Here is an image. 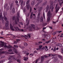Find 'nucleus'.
Returning a JSON list of instances; mask_svg holds the SVG:
<instances>
[{"label":"nucleus","instance_id":"1","mask_svg":"<svg viewBox=\"0 0 63 63\" xmlns=\"http://www.w3.org/2000/svg\"><path fill=\"white\" fill-rule=\"evenodd\" d=\"M52 14L51 13L50 11L49 10L47 13V16H48L47 20V22H49V20H50V18L52 17Z\"/></svg>","mask_w":63,"mask_h":63},{"label":"nucleus","instance_id":"2","mask_svg":"<svg viewBox=\"0 0 63 63\" xmlns=\"http://www.w3.org/2000/svg\"><path fill=\"white\" fill-rule=\"evenodd\" d=\"M8 51L9 52H11V51L12 53H11V54H14V52H15L16 53H17L18 52L17 51V50L16 49H9L8 50Z\"/></svg>","mask_w":63,"mask_h":63},{"label":"nucleus","instance_id":"3","mask_svg":"<svg viewBox=\"0 0 63 63\" xmlns=\"http://www.w3.org/2000/svg\"><path fill=\"white\" fill-rule=\"evenodd\" d=\"M3 18L5 20V21H6L5 23V26L6 27H7L9 25V21H8L7 20V18L6 17V16H4Z\"/></svg>","mask_w":63,"mask_h":63},{"label":"nucleus","instance_id":"4","mask_svg":"<svg viewBox=\"0 0 63 63\" xmlns=\"http://www.w3.org/2000/svg\"><path fill=\"white\" fill-rule=\"evenodd\" d=\"M5 45L4 43H3L2 44H1V43H0V46H1V47H7L8 48H12L13 47L12 46H7L6 45L4 46Z\"/></svg>","mask_w":63,"mask_h":63},{"label":"nucleus","instance_id":"5","mask_svg":"<svg viewBox=\"0 0 63 63\" xmlns=\"http://www.w3.org/2000/svg\"><path fill=\"white\" fill-rule=\"evenodd\" d=\"M42 38L43 39H46V38L47 39H49L50 35L48 34H44L43 35Z\"/></svg>","mask_w":63,"mask_h":63},{"label":"nucleus","instance_id":"6","mask_svg":"<svg viewBox=\"0 0 63 63\" xmlns=\"http://www.w3.org/2000/svg\"><path fill=\"white\" fill-rule=\"evenodd\" d=\"M42 7H39L38 8V10L39 11V12L38 13V15L37 18H38V19H39H39H40V14H41L40 12L42 10Z\"/></svg>","mask_w":63,"mask_h":63},{"label":"nucleus","instance_id":"7","mask_svg":"<svg viewBox=\"0 0 63 63\" xmlns=\"http://www.w3.org/2000/svg\"><path fill=\"white\" fill-rule=\"evenodd\" d=\"M10 28L11 30H12V31H14L15 30V29L14 28H13V26L12 25V24H10Z\"/></svg>","mask_w":63,"mask_h":63},{"label":"nucleus","instance_id":"8","mask_svg":"<svg viewBox=\"0 0 63 63\" xmlns=\"http://www.w3.org/2000/svg\"><path fill=\"white\" fill-rule=\"evenodd\" d=\"M17 21L18 22H19V18L18 17H16V20H15V22L16 24H17Z\"/></svg>","mask_w":63,"mask_h":63},{"label":"nucleus","instance_id":"9","mask_svg":"<svg viewBox=\"0 0 63 63\" xmlns=\"http://www.w3.org/2000/svg\"><path fill=\"white\" fill-rule=\"evenodd\" d=\"M8 60H9V61L8 62V63H11L12 62V58L11 57H9L8 58Z\"/></svg>","mask_w":63,"mask_h":63},{"label":"nucleus","instance_id":"10","mask_svg":"<svg viewBox=\"0 0 63 63\" xmlns=\"http://www.w3.org/2000/svg\"><path fill=\"white\" fill-rule=\"evenodd\" d=\"M9 4H10V9L12 10V8H13V3L12 2L11 3H10Z\"/></svg>","mask_w":63,"mask_h":63},{"label":"nucleus","instance_id":"11","mask_svg":"<svg viewBox=\"0 0 63 63\" xmlns=\"http://www.w3.org/2000/svg\"><path fill=\"white\" fill-rule=\"evenodd\" d=\"M45 58H44V56H42L41 57V62L42 63H43L44 62V59Z\"/></svg>","mask_w":63,"mask_h":63},{"label":"nucleus","instance_id":"12","mask_svg":"<svg viewBox=\"0 0 63 63\" xmlns=\"http://www.w3.org/2000/svg\"><path fill=\"white\" fill-rule=\"evenodd\" d=\"M60 9V7L59 6L57 8L56 10L55 13H57V12H58V11L59 10V9Z\"/></svg>","mask_w":63,"mask_h":63},{"label":"nucleus","instance_id":"13","mask_svg":"<svg viewBox=\"0 0 63 63\" xmlns=\"http://www.w3.org/2000/svg\"><path fill=\"white\" fill-rule=\"evenodd\" d=\"M14 28L15 29V31H18L19 28L17 27H14Z\"/></svg>","mask_w":63,"mask_h":63},{"label":"nucleus","instance_id":"14","mask_svg":"<svg viewBox=\"0 0 63 63\" xmlns=\"http://www.w3.org/2000/svg\"><path fill=\"white\" fill-rule=\"evenodd\" d=\"M50 9H51L52 12H53V9H54V7H53V6L52 5H50Z\"/></svg>","mask_w":63,"mask_h":63},{"label":"nucleus","instance_id":"15","mask_svg":"<svg viewBox=\"0 0 63 63\" xmlns=\"http://www.w3.org/2000/svg\"><path fill=\"white\" fill-rule=\"evenodd\" d=\"M58 61V59L57 58H55L53 60V62L54 63L56 62H57Z\"/></svg>","mask_w":63,"mask_h":63},{"label":"nucleus","instance_id":"16","mask_svg":"<svg viewBox=\"0 0 63 63\" xmlns=\"http://www.w3.org/2000/svg\"><path fill=\"white\" fill-rule=\"evenodd\" d=\"M19 3L20 2H21V6H22V5H23V1L22 0H20L19 1Z\"/></svg>","mask_w":63,"mask_h":63},{"label":"nucleus","instance_id":"17","mask_svg":"<svg viewBox=\"0 0 63 63\" xmlns=\"http://www.w3.org/2000/svg\"><path fill=\"white\" fill-rule=\"evenodd\" d=\"M2 50H3V49L2 48L0 49V52L1 54H2V53H5V52H4V51H2ZM1 51H2V52H1Z\"/></svg>","mask_w":63,"mask_h":63},{"label":"nucleus","instance_id":"18","mask_svg":"<svg viewBox=\"0 0 63 63\" xmlns=\"http://www.w3.org/2000/svg\"><path fill=\"white\" fill-rule=\"evenodd\" d=\"M43 20H44V18H43V17H41V19H40V21L41 22H43Z\"/></svg>","mask_w":63,"mask_h":63},{"label":"nucleus","instance_id":"19","mask_svg":"<svg viewBox=\"0 0 63 63\" xmlns=\"http://www.w3.org/2000/svg\"><path fill=\"white\" fill-rule=\"evenodd\" d=\"M29 7H30V5L28 4L27 7V9L28 10H29Z\"/></svg>","mask_w":63,"mask_h":63},{"label":"nucleus","instance_id":"20","mask_svg":"<svg viewBox=\"0 0 63 63\" xmlns=\"http://www.w3.org/2000/svg\"><path fill=\"white\" fill-rule=\"evenodd\" d=\"M12 13L13 14L15 13V9L14 8H13L12 10Z\"/></svg>","mask_w":63,"mask_h":63},{"label":"nucleus","instance_id":"21","mask_svg":"<svg viewBox=\"0 0 63 63\" xmlns=\"http://www.w3.org/2000/svg\"><path fill=\"white\" fill-rule=\"evenodd\" d=\"M1 12V9H0V13ZM2 14L1 13H0V20L1 19V18H2Z\"/></svg>","mask_w":63,"mask_h":63},{"label":"nucleus","instance_id":"22","mask_svg":"<svg viewBox=\"0 0 63 63\" xmlns=\"http://www.w3.org/2000/svg\"><path fill=\"white\" fill-rule=\"evenodd\" d=\"M3 15L4 16H5L7 15V12L4 11L3 12Z\"/></svg>","mask_w":63,"mask_h":63},{"label":"nucleus","instance_id":"23","mask_svg":"<svg viewBox=\"0 0 63 63\" xmlns=\"http://www.w3.org/2000/svg\"><path fill=\"white\" fill-rule=\"evenodd\" d=\"M34 4H35V1L33 0V1H32V2L31 5H32V6H33V5H34Z\"/></svg>","mask_w":63,"mask_h":63},{"label":"nucleus","instance_id":"24","mask_svg":"<svg viewBox=\"0 0 63 63\" xmlns=\"http://www.w3.org/2000/svg\"><path fill=\"white\" fill-rule=\"evenodd\" d=\"M31 26L32 27H33V28H34L35 27V25L33 24H31Z\"/></svg>","mask_w":63,"mask_h":63},{"label":"nucleus","instance_id":"25","mask_svg":"<svg viewBox=\"0 0 63 63\" xmlns=\"http://www.w3.org/2000/svg\"><path fill=\"white\" fill-rule=\"evenodd\" d=\"M18 31H22V32H23V31H24L22 29H20L19 28L18 29Z\"/></svg>","mask_w":63,"mask_h":63},{"label":"nucleus","instance_id":"26","mask_svg":"<svg viewBox=\"0 0 63 63\" xmlns=\"http://www.w3.org/2000/svg\"><path fill=\"white\" fill-rule=\"evenodd\" d=\"M57 46L58 47H62V44H58L57 45Z\"/></svg>","mask_w":63,"mask_h":63},{"label":"nucleus","instance_id":"27","mask_svg":"<svg viewBox=\"0 0 63 63\" xmlns=\"http://www.w3.org/2000/svg\"><path fill=\"white\" fill-rule=\"evenodd\" d=\"M1 19L2 20V22L3 23H5V21H4V20H3V17H1Z\"/></svg>","mask_w":63,"mask_h":63},{"label":"nucleus","instance_id":"28","mask_svg":"<svg viewBox=\"0 0 63 63\" xmlns=\"http://www.w3.org/2000/svg\"><path fill=\"white\" fill-rule=\"evenodd\" d=\"M7 6H8V4H7V3H6L4 5V8L6 9V8H7Z\"/></svg>","mask_w":63,"mask_h":63},{"label":"nucleus","instance_id":"29","mask_svg":"<svg viewBox=\"0 0 63 63\" xmlns=\"http://www.w3.org/2000/svg\"><path fill=\"white\" fill-rule=\"evenodd\" d=\"M58 57H59V58H60L61 59H62V56L59 55H58Z\"/></svg>","mask_w":63,"mask_h":63},{"label":"nucleus","instance_id":"30","mask_svg":"<svg viewBox=\"0 0 63 63\" xmlns=\"http://www.w3.org/2000/svg\"><path fill=\"white\" fill-rule=\"evenodd\" d=\"M24 45L25 47H26V46H28V44L26 43H24Z\"/></svg>","mask_w":63,"mask_h":63},{"label":"nucleus","instance_id":"31","mask_svg":"<svg viewBox=\"0 0 63 63\" xmlns=\"http://www.w3.org/2000/svg\"><path fill=\"white\" fill-rule=\"evenodd\" d=\"M29 31H32L33 30V29L32 27H31L30 29H29Z\"/></svg>","mask_w":63,"mask_h":63},{"label":"nucleus","instance_id":"32","mask_svg":"<svg viewBox=\"0 0 63 63\" xmlns=\"http://www.w3.org/2000/svg\"><path fill=\"white\" fill-rule=\"evenodd\" d=\"M31 12H32V7H30V13Z\"/></svg>","mask_w":63,"mask_h":63},{"label":"nucleus","instance_id":"33","mask_svg":"<svg viewBox=\"0 0 63 63\" xmlns=\"http://www.w3.org/2000/svg\"><path fill=\"white\" fill-rule=\"evenodd\" d=\"M46 9H48V10L49 9V5H47L46 7Z\"/></svg>","mask_w":63,"mask_h":63},{"label":"nucleus","instance_id":"34","mask_svg":"<svg viewBox=\"0 0 63 63\" xmlns=\"http://www.w3.org/2000/svg\"><path fill=\"white\" fill-rule=\"evenodd\" d=\"M16 61L17 62H19V63H21V62L20 61V60L17 59L16 60Z\"/></svg>","mask_w":63,"mask_h":63},{"label":"nucleus","instance_id":"35","mask_svg":"<svg viewBox=\"0 0 63 63\" xmlns=\"http://www.w3.org/2000/svg\"><path fill=\"white\" fill-rule=\"evenodd\" d=\"M50 43L49 41H48L45 42V43L46 44H48V43Z\"/></svg>","mask_w":63,"mask_h":63},{"label":"nucleus","instance_id":"36","mask_svg":"<svg viewBox=\"0 0 63 63\" xmlns=\"http://www.w3.org/2000/svg\"><path fill=\"white\" fill-rule=\"evenodd\" d=\"M28 22L26 24L27 26H28V25H29V20H28Z\"/></svg>","mask_w":63,"mask_h":63},{"label":"nucleus","instance_id":"37","mask_svg":"<svg viewBox=\"0 0 63 63\" xmlns=\"http://www.w3.org/2000/svg\"><path fill=\"white\" fill-rule=\"evenodd\" d=\"M42 47H43V46L42 45L39 46V48L40 49H41V48H42Z\"/></svg>","mask_w":63,"mask_h":63},{"label":"nucleus","instance_id":"38","mask_svg":"<svg viewBox=\"0 0 63 63\" xmlns=\"http://www.w3.org/2000/svg\"><path fill=\"white\" fill-rule=\"evenodd\" d=\"M4 60H1L0 61V63H3V62H4Z\"/></svg>","mask_w":63,"mask_h":63},{"label":"nucleus","instance_id":"39","mask_svg":"<svg viewBox=\"0 0 63 63\" xmlns=\"http://www.w3.org/2000/svg\"><path fill=\"white\" fill-rule=\"evenodd\" d=\"M39 3H41V2H43V0H39Z\"/></svg>","mask_w":63,"mask_h":63},{"label":"nucleus","instance_id":"40","mask_svg":"<svg viewBox=\"0 0 63 63\" xmlns=\"http://www.w3.org/2000/svg\"><path fill=\"white\" fill-rule=\"evenodd\" d=\"M27 36H28L29 37V38H30L31 37V36H30V33H28L27 34Z\"/></svg>","mask_w":63,"mask_h":63},{"label":"nucleus","instance_id":"41","mask_svg":"<svg viewBox=\"0 0 63 63\" xmlns=\"http://www.w3.org/2000/svg\"><path fill=\"white\" fill-rule=\"evenodd\" d=\"M56 50V47H55L54 49H53V51H55Z\"/></svg>","mask_w":63,"mask_h":63},{"label":"nucleus","instance_id":"42","mask_svg":"<svg viewBox=\"0 0 63 63\" xmlns=\"http://www.w3.org/2000/svg\"><path fill=\"white\" fill-rule=\"evenodd\" d=\"M13 20H15L16 19V16H14L13 17Z\"/></svg>","mask_w":63,"mask_h":63},{"label":"nucleus","instance_id":"43","mask_svg":"<svg viewBox=\"0 0 63 63\" xmlns=\"http://www.w3.org/2000/svg\"><path fill=\"white\" fill-rule=\"evenodd\" d=\"M14 47L16 48H17L18 47V46H16L15 45H14Z\"/></svg>","mask_w":63,"mask_h":63},{"label":"nucleus","instance_id":"44","mask_svg":"<svg viewBox=\"0 0 63 63\" xmlns=\"http://www.w3.org/2000/svg\"><path fill=\"white\" fill-rule=\"evenodd\" d=\"M29 2V0H28L26 3V4H28Z\"/></svg>","mask_w":63,"mask_h":63},{"label":"nucleus","instance_id":"45","mask_svg":"<svg viewBox=\"0 0 63 63\" xmlns=\"http://www.w3.org/2000/svg\"><path fill=\"white\" fill-rule=\"evenodd\" d=\"M43 17H44V19H45V13H44H44H43Z\"/></svg>","mask_w":63,"mask_h":63},{"label":"nucleus","instance_id":"46","mask_svg":"<svg viewBox=\"0 0 63 63\" xmlns=\"http://www.w3.org/2000/svg\"><path fill=\"white\" fill-rule=\"evenodd\" d=\"M56 32H54L53 33V36H54V35H55V34H56Z\"/></svg>","mask_w":63,"mask_h":63},{"label":"nucleus","instance_id":"47","mask_svg":"<svg viewBox=\"0 0 63 63\" xmlns=\"http://www.w3.org/2000/svg\"><path fill=\"white\" fill-rule=\"evenodd\" d=\"M17 16L18 17H19V13L18 12L17 13Z\"/></svg>","mask_w":63,"mask_h":63},{"label":"nucleus","instance_id":"48","mask_svg":"<svg viewBox=\"0 0 63 63\" xmlns=\"http://www.w3.org/2000/svg\"><path fill=\"white\" fill-rule=\"evenodd\" d=\"M58 2L59 3H61V0H58Z\"/></svg>","mask_w":63,"mask_h":63},{"label":"nucleus","instance_id":"49","mask_svg":"<svg viewBox=\"0 0 63 63\" xmlns=\"http://www.w3.org/2000/svg\"><path fill=\"white\" fill-rule=\"evenodd\" d=\"M16 41H17V42H19V41H20V40L19 39H16Z\"/></svg>","mask_w":63,"mask_h":63},{"label":"nucleus","instance_id":"50","mask_svg":"<svg viewBox=\"0 0 63 63\" xmlns=\"http://www.w3.org/2000/svg\"><path fill=\"white\" fill-rule=\"evenodd\" d=\"M30 27H31L30 26H29L27 27V28L28 29H30Z\"/></svg>","mask_w":63,"mask_h":63},{"label":"nucleus","instance_id":"51","mask_svg":"<svg viewBox=\"0 0 63 63\" xmlns=\"http://www.w3.org/2000/svg\"><path fill=\"white\" fill-rule=\"evenodd\" d=\"M13 59L14 60H16V58H14Z\"/></svg>","mask_w":63,"mask_h":63},{"label":"nucleus","instance_id":"52","mask_svg":"<svg viewBox=\"0 0 63 63\" xmlns=\"http://www.w3.org/2000/svg\"><path fill=\"white\" fill-rule=\"evenodd\" d=\"M43 56H44V57H45V58H47V56L46 55H45Z\"/></svg>","mask_w":63,"mask_h":63},{"label":"nucleus","instance_id":"53","mask_svg":"<svg viewBox=\"0 0 63 63\" xmlns=\"http://www.w3.org/2000/svg\"><path fill=\"white\" fill-rule=\"evenodd\" d=\"M45 47H43L41 48V50H42V49H45Z\"/></svg>","mask_w":63,"mask_h":63},{"label":"nucleus","instance_id":"54","mask_svg":"<svg viewBox=\"0 0 63 63\" xmlns=\"http://www.w3.org/2000/svg\"><path fill=\"white\" fill-rule=\"evenodd\" d=\"M9 9V7H7V8L6 9V10L8 11Z\"/></svg>","mask_w":63,"mask_h":63},{"label":"nucleus","instance_id":"55","mask_svg":"<svg viewBox=\"0 0 63 63\" xmlns=\"http://www.w3.org/2000/svg\"><path fill=\"white\" fill-rule=\"evenodd\" d=\"M38 60H39L37 59L36 60L35 63H37V62H38Z\"/></svg>","mask_w":63,"mask_h":63},{"label":"nucleus","instance_id":"56","mask_svg":"<svg viewBox=\"0 0 63 63\" xmlns=\"http://www.w3.org/2000/svg\"><path fill=\"white\" fill-rule=\"evenodd\" d=\"M57 22V21H56V22H54V21H53V23H54V24H56Z\"/></svg>","mask_w":63,"mask_h":63},{"label":"nucleus","instance_id":"57","mask_svg":"<svg viewBox=\"0 0 63 63\" xmlns=\"http://www.w3.org/2000/svg\"><path fill=\"white\" fill-rule=\"evenodd\" d=\"M57 7H58V4H57L55 8H57Z\"/></svg>","mask_w":63,"mask_h":63},{"label":"nucleus","instance_id":"58","mask_svg":"<svg viewBox=\"0 0 63 63\" xmlns=\"http://www.w3.org/2000/svg\"><path fill=\"white\" fill-rule=\"evenodd\" d=\"M39 3H37L36 4V5H35L36 7H37L38 5H39Z\"/></svg>","mask_w":63,"mask_h":63},{"label":"nucleus","instance_id":"59","mask_svg":"<svg viewBox=\"0 0 63 63\" xmlns=\"http://www.w3.org/2000/svg\"><path fill=\"white\" fill-rule=\"evenodd\" d=\"M59 3L60 6H62V5H61V3H62V2H59Z\"/></svg>","mask_w":63,"mask_h":63},{"label":"nucleus","instance_id":"60","mask_svg":"<svg viewBox=\"0 0 63 63\" xmlns=\"http://www.w3.org/2000/svg\"><path fill=\"white\" fill-rule=\"evenodd\" d=\"M50 55H51L50 54H48L47 55V57H50Z\"/></svg>","mask_w":63,"mask_h":63},{"label":"nucleus","instance_id":"61","mask_svg":"<svg viewBox=\"0 0 63 63\" xmlns=\"http://www.w3.org/2000/svg\"><path fill=\"white\" fill-rule=\"evenodd\" d=\"M37 53V51H36V50H35V51H34V53Z\"/></svg>","mask_w":63,"mask_h":63},{"label":"nucleus","instance_id":"62","mask_svg":"<svg viewBox=\"0 0 63 63\" xmlns=\"http://www.w3.org/2000/svg\"><path fill=\"white\" fill-rule=\"evenodd\" d=\"M32 17H33V16L31 15V16H30V18H31V19L32 18Z\"/></svg>","mask_w":63,"mask_h":63},{"label":"nucleus","instance_id":"63","mask_svg":"<svg viewBox=\"0 0 63 63\" xmlns=\"http://www.w3.org/2000/svg\"><path fill=\"white\" fill-rule=\"evenodd\" d=\"M16 5L17 6V7H19V5L17 3H16Z\"/></svg>","mask_w":63,"mask_h":63},{"label":"nucleus","instance_id":"64","mask_svg":"<svg viewBox=\"0 0 63 63\" xmlns=\"http://www.w3.org/2000/svg\"><path fill=\"white\" fill-rule=\"evenodd\" d=\"M49 9H46V12H48V10H49Z\"/></svg>","mask_w":63,"mask_h":63}]
</instances>
